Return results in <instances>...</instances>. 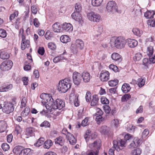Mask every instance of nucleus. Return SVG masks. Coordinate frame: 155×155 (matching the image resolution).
<instances>
[{
	"label": "nucleus",
	"mask_w": 155,
	"mask_h": 155,
	"mask_svg": "<svg viewBox=\"0 0 155 155\" xmlns=\"http://www.w3.org/2000/svg\"><path fill=\"white\" fill-rule=\"evenodd\" d=\"M46 101L47 102L45 105V107L47 110L51 112L53 110L58 109L60 110L65 106V103L63 100L58 99L54 101L52 96L49 94Z\"/></svg>",
	"instance_id": "obj_1"
},
{
	"label": "nucleus",
	"mask_w": 155,
	"mask_h": 155,
	"mask_svg": "<svg viewBox=\"0 0 155 155\" xmlns=\"http://www.w3.org/2000/svg\"><path fill=\"white\" fill-rule=\"evenodd\" d=\"M16 99L15 98H12L9 102H5L2 110L6 114H9L12 112L14 110L15 106L17 104Z\"/></svg>",
	"instance_id": "obj_2"
},
{
	"label": "nucleus",
	"mask_w": 155,
	"mask_h": 155,
	"mask_svg": "<svg viewBox=\"0 0 155 155\" xmlns=\"http://www.w3.org/2000/svg\"><path fill=\"white\" fill-rule=\"evenodd\" d=\"M71 80L69 78L61 80L59 82L58 90L61 93L66 92L71 87Z\"/></svg>",
	"instance_id": "obj_3"
},
{
	"label": "nucleus",
	"mask_w": 155,
	"mask_h": 155,
	"mask_svg": "<svg viewBox=\"0 0 155 155\" xmlns=\"http://www.w3.org/2000/svg\"><path fill=\"white\" fill-rule=\"evenodd\" d=\"M113 143L114 147L109 149L108 152L109 155H114L115 149L118 151V150L121 149L120 147H125V142L120 138H118L117 140H114Z\"/></svg>",
	"instance_id": "obj_4"
},
{
	"label": "nucleus",
	"mask_w": 155,
	"mask_h": 155,
	"mask_svg": "<svg viewBox=\"0 0 155 155\" xmlns=\"http://www.w3.org/2000/svg\"><path fill=\"white\" fill-rule=\"evenodd\" d=\"M106 8L108 12L114 13L117 12L120 14L121 13V10H118L116 2L114 1H110L107 4Z\"/></svg>",
	"instance_id": "obj_5"
},
{
	"label": "nucleus",
	"mask_w": 155,
	"mask_h": 155,
	"mask_svg": "<svg viewBox=\"0 0 155 155\" xmlns=\"http://www.w3.org/2000/svg\"><path fill=\"white\" fill-rule=\"evenodd\" d=\"M110 42L111 45H114L117 48L119 49L124 46L126 41L125 39H111Z\"/></svg>",
	"instance_id": "obj_6"
},
{
	"label": "nucleus",
	"mask_w": 155,
	"mask_h": 155,
	"mask_svg": "<svg viewBox=\"0 0 155 155\" xmlns=\"http://www.w3.org/2000/svg\"><path fill=\"white\" fill-rule=\"evenodd\" d=\"M101 145V141L100 140H98L94 141L93 143H90L88 145V147L90 149L93 150L94 153H99V150Z\"/></svg>",
	"instance_id": "obj_7"
},
{
	"label": "nucleus",
	"mask_w": 155,
	"mask_h": 155,
	"mask_svg": "<svg viewBox=\"0 0 155 155\" xmlns=\"http://www.w3.org/2000/svg\"><path fill=\"white\" fill-rule=\"evenodd\" d=\"M13 64V62L11 60L4 61L1 64L0 69L3 71H8L12 68Z\"/></svg>",
	"instance_id": "obj_8"
},
{
	"label": "nucleus",
	"mask_w": 155,
	"mask_h": 155,
	"mask_svg": "<svg viewBox=\"0 0 155 155\" xmlns=\"http://www.w3.org/2000/svg\"><path fill=\"white\" fill-rule=\"evenodd\" d=\"M87 17L90 21L96 22H99L101 18L99 14L93 12L88 13Z\"/></svg>",
	"instance_id": "obj_9"
},
{
	"label": "nucleus",
	"mask_w": 155,
	"mask_h": 155,
	"mask_svg": "<svg viewBox=\"0 0 155 155\" xmlns=\"http://www.w3.org/2000/svg\"><path fill=\"white\" fill-rule=\"evenodd\" d=\"M97 137V135L95 133H91V131L90 130H87L86 131L84 138L86 142L89 141L90 142H92L93 140L95 139Z\"/></svg>",
	"instance_id": "obj_10"
},
{
	"label": "nucleus",
	"mask_w": 155,
	"mask_h": 155,
	"mask_svg": "<svg viewBox=\"0 0 155 155\" xmlns=\"http://www.w3.org/2000/svg\"><path fill=\"white\" fill-rule=\"evenodd\" d=\"M72 78L74 84L77 86L79 85L82 80L81 74L77 72H74L73 74Z\"/></svg>",
	"instance_id": "obj_11"
},
{
	"label": "nucleus",
	"mask_w": 155,
	"mask_h": 155,
	"mask_svg": "<svg viewBox=\"0 0 155 155\" xmlns=\"http://www.w3.org/2000/svg\"><path fill=\"white\" fill-rule=\"evenodd\" d=\"M61 26L62 27L61 32L64 31L70 33L72 31L73 29L72 25L70 23H65L62 24Z\"/></svg>",
	"instance_id": "obj_12"
},
{
	"label": "nucleus",
	"mask_w": 155,
	"mask_h": 155,
	"mask_svg": "<svg viewBox=\"0 0 155 155\" xmlns=\"http://www.w3.org/2000/svg\"><path fill=\"white\" fill-rule=\"evenodd\" d=\"M109 73L107 71H102L100 74V78L103 81H107L109 79Z\"/></svg>",
	"instance_id": "obj_13"
},
{
	"label": "nucleus",
	"mask_w": 155,
	"mask_h": 155,
	"mask_svg": "<svg viewBox=\"0 0 155 155\" xmlns=\"http://www.w3.org/2000/svg\"><path fill=\"white\" fill-rule=\"evenodd\" d=\"M67 137L70 143L72 145H75L77 142V140L73 135L69 132H68Z\"/></svg>",
	"instance_id": "obj_14"
},
{
	"label": "nucleus",
	"mask_w": 155,
	"mask_h": 155,
	"mask_svg": "<svg viewBox=\"0 0 155 155\" xmlns=\"http://www.w3.org/2000/svg\"><path fill=\"white\" fill-rule=\"evenodd\" d=\"M81 78L83 81L85 83L88 82L90 79V74L86 71L83 72L81 74Z\"/></svg>",
	"instance_id": "obj_15"
},
{
	"label": "nucleus",
	"mask_w": 155,
	"mask_h": 155,
	"mask_svg": "<svg viewBox=\"0 0 155 155\" xmlns=\"http://www.w3.org/2000/svg\"><path fill=\"white\" fill-rule=\"evenodd\" d=\"M61 24L59 23L56 22L54 24L52 25V29L53 31L56 32H61L62 27L61 26Z\"/></svg>",
	"instance_id": "obj_16"
},
{
	"label": "nucleus",
	"mask_w": 155,
	"mask_h": 155,
	"mask_svg": "<svg viewBox=\"0 0 155 155\" xmlns=\"http://www.w3.org/2000/svg\"><path fill=\"white\" fill-rule=\"evenodd\" d=\"M99 100V98L97 95H93L91 102V106H95L98 105Z\"/></svg>",
	"instance_id": "obj_17"
},
{
	"label": "nucleus",
	"mask_w": 155,
	"mask_h": 155,
	"mask_svg": "<svg viewBox=\"0 0 155 155\" xmlns=\"http://www.w3.org/2000/svg\"><path fill=\"white\" fill-rule=\"evenodd\" d=\"M111 58L112 60L119 63L122 60V58L120 55L116 53H114L111 55Z\"/></svg>",
	"instance_id": "obj_18"
},
{
	"label": "nucleus",
	"mask_w": 155,
	"mask_h": 155,
	"mask_svg": "<svg viewBox=\"0 0 155 155\" xmlns=\"http://www.w3.org/2000/svg\"><path fill=\"white\" fill-rule=\"evenodd\" d=\"M71 16L72 18L76 21L81 22L82 21V17L79 12H74Z\"/></svg>",
	"instance_id": "obj_19"
},
{
	"label": "nucleus",
	"mask_w": 155,
	"mask_h": 155,
	"mask_svg": "<svg viewBox=\"0 0 155 155\" xmlns=\"http://www.w3.org/2000/svg\"><path fill=\"white\" fill-rule=\"evenodd\" d=\"M35 129L34 128L31 127H29L26 129V135L30 137L33 136L34 135Z\"/></svg>",
	"instance_id": "obj_20"
},
{
	"label": "nucleus",
	"mask_w": 155,
	"mask_h": 155,
	"mask_svg": "<svg viewBox=\"0 0 155 155\" xmlns=\"http://www.w3.org/2000/svg\"><path fill=\"white\" fill-rule=\"evenodd\" d=\"M30 41L28 39H22L21 43V49L24 50L26 48L29 47Z\"/></svg>",
	"instance_id": "obj_21"
},
{
	"label": "nucleus",
	"mask_w": 155,
	"mask_h": 155,
	"mask_svg": "<svg viewBox=\"0 0 155 155\" xmlns=\"http://www.w3.org/2000/svg\"><path fill=\"white\" fill-rule=\"evenodd\" d=\"M13 87L12 84H10L7 85H3L0 88V92L7 91L11 90Z\"/></svg>",
	"instance_id": "obj_22"
},
{
	"label": "nucleus",
	"mask_w": 155,
	"mask_h": 155,
	"mask_svg": "<svg viewBox=\"0 0 155 155\" xmlns=\"http://www.w3.org/2000/svg\"><path fill=\"white\" fill-rule=\"evenodd\" d=\"M138 42L136 39H129L128 41V46L131 48H134L137 46Z\"/></svg>",
	"instance_id": "obj_23"
},
{
	"label": "nucleus",
	"mask_w": 155,
	"mask_h": 155,
	"mask_svg": "<svg viewBox=\"0 0 155 155\" xmlns=\"http://www.w3.org/2000/svg\"><path fill=\"white\" fill-rule=\"evenodd\" d=\"M64 140L63 137L60 136L56 138L55 140V143L62 146L64 144Z\"/></svg>",
	"instance_id": "obj_24"
},
{
	"label": "nucleus",
	"mask_w": 155,
	"mask_h": 155,
	"mask_svg": "<svg viewBox=\"0 0 155 155\" xmlns=\"http://www.w3.org/2000/svg\"><path fill=\"white\" fill-rule=\"evenodd\" d=\"M73 44L80 49H82L84 46L83 41L80 39H76L75 42Z\"/></svg>",
	"instance_id": "obj_25"
},
{
	"label": "nucleus",
	"mask_w": 155,
	"mask_h": 155,
	"mask_svg": "<svg viewBox=\"0 0 155 155\" xmlns=\"http://www.w3.org/2000/svg\"><path fill=\"white\" fill-rule=\"evenodd\" d=\"M7 127V124L5 121L3 120L0 121V133L4 132Z\"/></svg>",
	"instance_id": "obj_26"
},
{
	"label": "nucleus",
	"mask_w": 155,
	"mask_h": 155,
	"mask_svg": "<svg viewBox=\"0 0 155 155\" xmlns=\"http://www.w3.org/2000/svg\"><path fill=\"white\" fill-rule=\"evenodd\" d=\"M155 14V12L153 11H148L144 13V17L147 19L151 18H153Z\"/></svg>",
	"instance_id": "obj_27"
},
{
	"label": "nucleus",
	"mask_w": 155,
	"mask_h": 155,
	"mask_svg": "<svg viewBox=\"0 0 155 155\" xmlns=\"http://www.w3.org/2000/svg\"><path fill=\"white\" fill-rule=\"evenodd\" d=\"M121 89L124 93H126L130 90V87L129 84L125 83L122 85Z\"/></svg>",
	"instance_id": "obj_28"
},
{
	"label": "nucleus",
	"mask_w": 155,
	"mask_h": 155,
	"mask_svg": "<svg viewBox=\"0 0 155 155\" xmlns=\"http://www.w3.org/2000/svg\"><path fill=\"white\" fill-rule=\"evenodd\" d=\"M31 149L30 148L22 149L19 155H31Z\"/></svg>",
	"instance_id": "obj_29"
},
{
	"label": "nucleus",
	"mask_w": 155,
	"mask_h": 155,
	"mask_svg": "<svg viewBox=\"0 0 155 155\" xmlns=\"http://www.w3.org/2000/svg\"><path fill=\"white\" fill-rule=\"evenodd\" d=\"M132 32L135 35L139 37H140L143 33L142 31L138 28H133L132 30Z\"/></svg>",
	"instance_id": "obj_30"
},
{
	"label": "nucleus",
	"mask_w": 155,
	"mask_h": 155,
	"mask_svg": "<svg viewBox=\"0 0 155 155\" xmlns=\"http://www.w3.org/2000/svg\"><path fill=\"white\" fill-rule=\"evenodd\" d=\"M53 142L50 140H48L45 141L44 144V147L45 148L49 149L53 145Z\"/></svg>",
	"instance_id": "obj_31"
},
{
	"label": "nucleus",
	"mask_w": 155,
	"mask_h": 155,
	"mask_svg": "<svg viewBox=\"0 0 155 155\" xmlns=\"http://www.w3.org/2000/svg\"><path fill=\"white\" fill-rule=\"evenodd\" d=\"M10 56V54L5 51H2L0 53V58L2 59H8Z\"/></svg>",
	"instance_id": "obj_32"
},
{
	"label": "nucleus",
	"mask_w": 155,
	"mask_h": 155,
	"mask_svg": "<svg viewBox=\"0 0 155 155\" xmlns=\"http://www.w3.org/2000/svg\"><path fill=\"white\" fill-rule=\"evenodd\" d=\"M22 147L21 146H17L15 147L13 150V153L16 154H19L21 150Z\"/></svg>",
	"instance_id": "obj_33"
},
{
	"label": "nucleus",
	"mask_w": 155,
	"mask_h": 155,
	"mask_svg": "<svg viewBox=\"0 0 155 155\" xmlns=\"http://www.w3.org/2000/svg\"><path fill=\"white\" fill-rule=\"evenodd\" d=\"M145 80L142 78H139L137 79V85L140 87H142L145 84Z\"/></svg>",
	"instance_id": "obj_34"
},
{
	"label": "nucleus",
	"mask_w": 155,
	"mask_h": 155,
	"mask_svg": "<svg viewBox=\"0 0 155 155\" xmlns=\"http://www.w3.org/2000/svg\"><path fill=\"white\" fill-rule=\"evenodd\" d=\"M119 81L117 79L114 80H111L108 82L109 85L111 87H114L117 85Z\"/></svg>",
	"instance_id": "obj_35"
},
{
	"label": "nucleus",
	"mask_w": 155,
	"mask_h": 155,
	"mask_svg": "<svg viewBox=\"0 0 155 155\" xmlns=\"http://www.w3.org/2000/svg\"><path fill=\"white\" fill-rule=\"evenodd\" d=\"M79 49L76 46L73 44L71 45V52L74 54H76L78 51V50Z\"/></svg>",
	"instance_id": "obj_36"
},
{
	"label": "nucleus",
	"mask_w": 155,
	"mask_h": 155,
	"mask_svg": "<svg viewBox=\"0 0 155 155\" xmlns=\"http://www.w3.org/2000/svg\"><path fill=\"white\" fill-rule=\"evenodd\" d=\"M44 140L45 139L44 138H40L34 145L36 147H39L43 144Z\"/></svg>",
	"instance_id": "obj_37"
},
{
	"label": "nucleus",
	"mask_w": 155,
	"mask_h": 155,
	"mask_svg": "<svg viewBox=\"0 0 155 155\" xmlns=\"http://www.w3.org/2000/svg\"><path fill=\"white\" fill-rule=\"evenodd\" d=\"M103 0H92V5L94 6H98L100 5Z\"/></svg>",
	"instance_id": "obj_38"
},
{
	"label": "nucleus",
	"mask_w": 155,
	"mask_h": 155,
	"mask_svg": "<svg viewBox=\"0 0 155 155\" xmlns=\"http://www.w3.org/2000/svg\"><path fill=\"white\" fill-rule=\"evenodd\" d=\"M30 112V109L29 107H26L25 109L24 110L21 112V115L24 117H26L28 115Z\"/></svg>",
	"instance_id": "obj_39"
},
{
	"label": "nucleus",
	"mask_w": 155,
	"mask_h": 155,
	"mask_svg": "<svg viewBox=\"0 0 155 155\" xmlns=\"http://www.w3.org/2000/svg\"><path fill=\"white\" fill-rule=\"evenodd\" d=\"M141 153V150L139 148L134 149L131 153L132 155H140Z\"/></svg>",
	"instance_id": "obj_40"
},
{
	"label": "nucleus",
	"mask_w": 155,
	"mask_h": 155,
	"mask_svg": "<svg viewBox=\"0 0 155 155\" xmlns=\"http://www.w3.org/2000/svg\"><path fill=\"white\" fill-rule=\"evenodd\" d=\"M40 126L41 127L45 128L49 127L50 126V124L48 121L45 120L41 124Z\"/></svg>",
	"instance_id": "obj_41"
},
{
	"label": "nucleus",
	"mask_w": 155,
	"mask_h": 155,
	"mask_svg": "<svg viewBox=\"0 0 155 155\" xmlns=\"http://www.w3.org/2000/svg\"><path fill=\"white\" fill-rule=\"evenodd\" d=\"M153 48L152 46H150L147 48V53L148 56L152 55L153 53Z\"/></svg>",
	"instance_id": "obj_42"
},
{
	"label": "nucleus",
	"mask_w": 155,
	"mask_h": 155,
	"mask_svg": "<svg viewBox=\"0 0 155 155\" xmlns=\"http://www.w3.org/2000/svg\"><path fill=\"white\" fill-rule=\"evenodd\" d=\"M64 58L62 55H60L54 58L53 59V62L56 63L60 61L63 60Z\"/></svg>",
	"instance_id": "obj_43"
},
{
	"label": "nucleus",
	"mask_w": 155,
	"mask_h": 155,
	"mask_svg": "<svg viewBox=\"0 0 155 155\" xmlns=\"http://www.w3.org/2000/svg\"><path fill=\"white\" fill-rule=\"evenodd\" d=\"M104 120V118L101 115L96 116L95 118V120L98 124H99L101 122L103 121Z\"/></svg>",
	"instance_id": "obj_44"
},
{
	"label": "nucleus",
	"mask_w": 155,
	"mask_h": 155,
	"mask_svg": "<svg viewBox=\"0 0 155 155\" xmlns=\"http://www.w3.org/2000/svg\"><path fill=\"white\" fill-rule=\"evenodd\" d=\"M131 97V96L130 94H125L122 97L121 101L122 102L127 101L128 99H130Z\"/></svg>",
	"instance_id": "obj_45"
},
{
	"label": "nucleus",
	"mask_w": 155,
	"mask_h": 155,
	"mask_svg": "<svg viewBox=\"0 0 155 155\" xmlns=\"http://www.w3.org/2000/svg\"><path fill=\"white\" fill-rule=\"evenodd\" d=\"M101 103L103 104H108L109 103L108 100L104 97H102L101 99Z\"/></svg>",
	"instance_id": "obj_46"
},
{
	"label": "nucleus",
	"mask_w": 155,
	"mask_h": 155,
	"mask_svg": "<svg viewBox=\"0 0 155 155\" xmlns=\"http://www.w3.org/2000/svg\"><path fill=\"white\" fill-rule=\"evenodd\" d=\"M89 118L87 117L82 121L81 124L83 126H86L89 124Z\"/></svg>",
	"instance_id": "obj_47"
},
{
	"label": "nucleus",
	"mask_w": 155,
	"mask_h": 155,
	"mask_svg": "<svg viewBox=\"0 0 155 155\" xmlns=\"http://www.w3.org/2000/svg\"><path fill=\"white\" fill-rule=\"evenodd\" d=\"M150 63V60L147 58H145L143 60V64L145 66L147 67Z\"/></svg>",
	"instance_id": "obj_48"
},
{
	"label": "nucleus",
	"mask_w": 155,
	"mask_h": 155,
	"mask_svg": "<svg viewBox=\"0 0 155 155\" xmlns=\"http://www.w3.org/2000/svg\"><path fill=\"white\" fill-rule=\"evenodd\" d=\"M111 124L115 127H118L119 126V121L117 119H114L111 121Z\"/></svg>",
	"instance_id": "obj_49"
},
{
	"label": "nucleus",
	"mask_w": 155,
	"mask_h": 155,
	"mask_svg": "<svg viewBox=\"0 0 155 155\" xmlns=\"http://www.w3.org/2000/svg\"><path fill=\"white\" fill-rule=\"evenodd\" d=\"M85 98L87 102H89L91 100V94L89 91H87L86 93Z\"/></svg>",
	"instance_id": "obj_50"
},
{
	"label": "nucleus",
	"mask_w": 155,
	"mask_h": 155,
	"mask_svg": "<svg viewBox=\"0 0 155 155\" xmlns=\"http://www.w3.org/2000/svg\"><path fill=\"white\" fill-rule=\"evenodd\" d=\"M1 147L2 149L5 151H7L9 149L8 144L6 143H3Z\"/></svg>",
	"instance_id": "obj_51"
},
{
	"label": "nucleus",
	"mask_w": 155,
	"mask_h": 155,
	"mask_svg": "<svg viewBox=\"0 0 155 155\" xmlns=\"http://www.w3.org/2000/svg\"><path fill=\"white\" fill-rule=\"evenodd\" d=\"M96 31L97 32V33L95 35H96L97 37H98V36L100 35L101 33V32H103V27L101 26H99L97 28V29Z\"/></svg>",
	"instance_id": "obj_52"
},
{
	"label": "nucleus",
	"mask_w": 155,
	"mask_h": 155,
	"mask_svg": "<svg viewBox=\"0 0 155 155\" xmlns=\"http://www.w3.org/2000/svg\"><path fill=\"white\" fill-rule=\"evenodd\" d=\"M142 57V55L141 54L138 53H136L135 55L134 59V60L139 61Z\"/></svg>",
	"instance_id": "obj_53"
},
{
	"label": "nucleus",
	"mask_w": 155,
	"mask_h": 155,
	"mask_svg": "<svg viewBox=\"0 0 155 155\" xmlns=\"http://www.w3.org/2000/svg\"><path fill=\"white\" fill-rule=\"evenodd\" d=\"M7 34L6 31L3 29H0V37L5 38Z\"/></svg>",
	"instance_id": "obj_54"
},
{
	"label": "nucleus",
	"mask_w": 155,
	"mask_h": 155,
	"mask_svg": "<svg viewBox=\"0 0 155 155\" xmlns=\"http://www.w3.org/2000/svg\"><path fill=\"white\" fill-rule=\"evenodd\" d=\"M53 34L52 32H47L45 35V37L46 39H50L51 38H54Z\"/></svg>",
	"instance_id": "obj_55"
},
{
	"label": "nucleus",
	"mask_w": 155,
	"mask_h": 155,
	"mask_svg": "<svg viewBox=\"0 0 155 155\" xmlns=\"http://www.w3.org/2000/svg\"><path fill=\"white\" fill-rule=\"evenodd\" d=\"M48 47L50 49L54 50L56 49V46L54 43H49L48 45Z\"/></svg>",
	"instance_id": "obj_56"
},
{
	"label": "nucleus",
	"mask_w": 155,
	"mask_h": 155,
	"mask_svg": "<svg viewBox=\"0 0 155 155\" xmlns=\"http://www.w3.org/2000/svg\"><path fill=\"white\" fill-rule=\"evenodd\" d=\"M109 67L110 69L112 70L115 72L118 71L117 67L114 64H110Z\"/></svg>",
	"instance_id": "obj_57"
},
{
	"label": "nucleus",
	"mask_w": 155,
	"mask_h": 155,
	"mask_svg": "<svg viewBox=\"0 0 155 155\" xmlns=\"http://www.w3.org/2000/svg\"><path fill=\"white\" fill-rule=\"evenodd\" d=\"M76 12H79L81 10V5L78 3H76L75 6Z\"/></svg>",
	"instance_id": "obj_58"
},
{
	"label": "nucleus",
	"mask_w": 155,
	"mask_h": 155,
	"mask_svg": "<svg viewBox=\"0 0 155 155\" xmlns=\"http://www.w3.org/2000/svg\"><path fill=\"white\" fill-rule=\"evenodd\" d=\"M27 101L25 97L22 98L21 102V107L22 108L25 106Z\"/></svg>",
	"instance_id": "obj_59"
},
{
	"label": "nucleus",
	"mask_w": 155,
	"mask_h": 155,
	"mask_svg": "<svg viewBox=\"0 0 155 155\" xmlns=\"http://www.w3.org/2000/svg\"><path fill=\"white\" fill-rule=\"evenodd\" d=\"M31 68V66L28 64L27 62H25V66L24 67V69L25 71H28Z\"/></svg>",
	"instance_id": "obj_60"
},
{
	"label": "nucleus",
	"mask_w": 155,
	"mask_h": 155,
	"mask_svg": "<svg viewBox=\"0 0 155 155\" xmlns=\"http://www.w3.org/2000/svg\"><path fill=\"white\" fill-rule=\"evenodd\" d=\"M104 109L106 113L109 114L110 112L111 109L108 105H105L104 106Z\"/></svg>",
	"instance_id": "obj_61"
},
{
	"label": "nucleus",
	"mask_w": 155,
	"mask_h": 155,
	"mask_svg": "<svg viewBox=\"0 0 155 155\" xmlns=\"http://www.w3.org/2000/svg\"><path fill=\"white\" fill-rule=\"evenodd\" d=\"M38 53L41 55H43L45 53V50L44 47H40L39 48L38 51Z\"/></svg>",
	"instance_id": "obj_62"
},
{
	"label": "nucleus",
	"mask_w": 155,
	"mask_h": 155,
	"mask_svg": "<svg viewBox=\"0 0 155 155\" xmlns=\"http://www.w3.org/2000/svg\"><path fill=\"white\" fill-rule=\"evenodd\" d=\"M104 113L103 111L99 108H97L96 109V113L95 114L96 116H102Z\"/></svg>",
	"instance_id": "obj_63"
},
{
	"label": "nucleus",
	"mask_w": 155,
	"mask_h": 155,
	"mask_svg": "<svg viewBox=\"0 0 155 155\" xmlns=\"http://www.w3.org/2000/svg\"><path fill=\"white\" fill-rule=\"evenodd\" d=\"M107 127L106 126H103L101 128L100 131L101 133L105 134L107 133Z\"/></svg>",
	"instance_id": "obj_64"
}]
</instances>
